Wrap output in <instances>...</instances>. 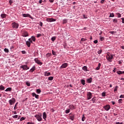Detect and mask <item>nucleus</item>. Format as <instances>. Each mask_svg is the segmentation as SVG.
Here are the masks:
<instances>
[{
  "label": "nucleus",
  "instance_id": "nucleus-26",
  "mask_svg": "<svg viewBox=\"0 0 124 124\" xmlns=\"http://www.w3.org/2000/svg\"><path fill=\"white\" fill-rule=\"evenodd\" d=\"M50 56H52V54L51 53H48L46 54V57L47 59H49Z\"/></svg>",
  "mask_w": 124,
  "mask_h": 124
},
{
  "label": "nucleus",
  "instance_id": "nucleus-62",
  "mask_svg": "<svg viewBox=\"0 0 124 124\" xmlns=\"http://www.w3.org/2000/svg\"><path fill=\"white\" fill-rule=\"evenodd\" d=\"M105 0H101L100 2L101 3H104V1H105Z\"/></svg>",
  "mask_w": 124,
  "mask_h": 124
},
{
  "label": "nucleus",
  "instance_id": "nucleus-15",
  "mask_svg": "<svg viewBox=\"0 0 124 124\" xmlns=\"http://www.w3.org/2000/svg\"><path fill=\"white\" fill-rule=\"evenodd\" d=\"M44 76H46V77L50 76L51 73L46 71L44 73Z\"/></svg>",
  "mask_w": 124,
  "mask_h": 124
},
{
  "label": "nucleus",
  "instance_id": "nucleus-7",
  "mask_svg": "<svg viewBox=\"0 0 124 124\" xmlns=\"http://www.w3.org/2000/svg\"><path fill=\"white\" fill-rule=\"evenodd\" d=\"M68 66V63H64L62 64V65L60 67V69H62L63 68H66Z\"/></svg>",
  "mask_w": 124,
  "mask_h": 124
},
{
  "label": "nucleus",
  "instance_id": "nucleus-1",
  "mask_svg": "<svg viewBox=\"0 0 124 124\" xmlns=\"http://www.w3.org/2000/svg\"><path fill=\"white\" fill-rule=\"evenodd\" d=\"M114 56H115V55L113 54L109 53L107 54L106 58L107 61H108V62H112V60L113 59H114Z\"/></svg>",
  "mask_w": 124,
  "mask_h": 124
},
{
  "label": "nucleus",
  "instance_id": "nucleus-47",
  "mask_svg": "<svg viewBox=\"0 0 124 124\" xmlns=\"http://www.w3.org/2000/svg\"><path fill=\"white\" fill-rule=\"evenodd\" d=\"M113 23H118V20H117V18H114L113 20Z\"/></svg>",
  "mask_w": 124,
  "mask_h": 124
},
{
  "label": "nucleus",
  "instance_id": "nucleus-18",
  "mask_svg": "<svg viewBox=\"0 0 124 124\" xmlns=\"http://www.w3.org/2000/svg\"><path fill=\"white\" fill-rule=\"evenodd\" d=\"M34 70H35V65L33 66V67L30 70L29 72H30L31 73H32Z\"/></svg>",
  "mask_w": 124,
  "mask_h": 124
},
{
  "label": "nucleus",
  "instance_id": "nucleus-19",
  "mask_svg": "<svg viewBox=\"0 0 124 124\" xmlns=\"http://www.w3.org/2000/svg\"><path fill=\"white\" fill-rule=\"evenodd\" d=\"M25 41L26 42V44L27 46L28 47H31V44H30V41H29V40L28 41Z\"/></svg>",
  "mask_w": 124,
  "mask_h": 124
},
{
  "label": "nucleus",
  "instance_id": "nucleus-45",
  "mask_svg": "<svg viewBox=\"0 0 124 124\" xmlns=\"http://www.w3.org/2000/svg\"><path fill=\"white\" fill-rule=\"evenodd\" d=\"M91 101H93V103L95 102V97H93Z\"/></svg>",
  "mask_w": 124,
  "mask_h": 124
},
{
  "label": "nucleus",
  "instance_id": "nucleus-58",
  "mask_svg": "<svg viewBox=\"0 0 124 124\" xmlns=\"http://www.w3.org/2000/svg\"><path fill=\"white\" fill-rule=\"evenodd\" d=\"M120 98H124V94H122L120 96Z\"/></svg>",
  "mask_w": 124,
  "mask_h": 124
},
{
  "label": "nucleus",
  "instance_id": "nucleus-48",
  "mask_svg": "<svg viewBox=\"0 0 124 124\" xmlns=\"http://www.w3.org/2000/svg\"><path fill=\"white\" fill-rule=\"evenodd\" d=\"M46 0H39V3L41 4L42 3V2H44V1H45Z\"/></svg>",
  "mask_w": 124,
  "mask_h": 124
},
{
  "label": "nucleus",
  "instance_id": "nucleus-33",
  "mask_svg": "<svg viewBox=\"0 0 124 124\" xmlns=\"http://www.w3.org/2000/svg\"><path fill=\"white\" fill-rule=\"evenodd\" d=\"M4 51L6 53H9V50L8 49V48H4Z\"/></svg>",
  "mask_w": 124,
  "mask_h": 124
},
{
  "label": "nucleus",
  "instance_id": "nucleus-8",
  "mask_svg": "<svg viewBox=\"0 0 124 124\" xmlns=\"http://www.w3.org/2000/svg\"><path fill=\"white\" fill-rule=\"evenodd\" d=\"M87 99L90 100L93 97V94L91 92H88L87 94Z\"/></svg>",
  "mask_w": 124,
  "mask_h": 124
},
{
  "label": "nucleus",
  "instance_id": "nucleus-54",
  "mask_svg": "<svg viewBox=\"0 0 124 124\" xmlns=\"http://www.w3.org/2000/svg\"><path fill=\"white\" fill-rule=\"evenodd\" d=\"M83 19H88V17H87V16L83 15Z\"/></svg>",
  "mask_w": 124,
  "mask_h": 124
},
{
  "label": "nucleus",
  "instance_id": "nucleus-2",
  "mask_svg": "<svg viewBox=\"0 0 124 124\" xmlns=\"http://www.w3.org/2000/svg\"><path fill=\"white\" fill-rule=\"evenodd\" d=\"M34 117L37 119L38 122H41V121H42V114H41V113L34 115Z\"/></svg>",
  "mask_w": 124,
  "mask_h": 124
},
{
  "label": "nucleus",
  "instance_id": "nucleus-30",
  "mask_svg": "<svg viewBox=\"0 0 124 124\" xmlns=\"http://www.w3.org/2000/svg\"><path fill=\"white\" fill-rule=\"evenodd\" d=\"M53 79H54V77H49L48 78V80H49V81H52Z\"/></svg>",
  "mask_w": 124,
  "mask_h": 124
},
{
  "label": "nucleus",
  "instance_id": "nucleus-46",
  "mask_svg": "<svg viewBox=\"0 0 124 124\" xmlns=\"http://www.w3.org/2000/svg\"><path fill=\"white\" fill-rule=\"evenodd\" d=\"M12 118H13V119H17V118H18V115H14L12 116Z\"/></svg>",
  "mask_w": 124,
  "mask_h": 124
},
{
  "label": "nucleus",
  "instance_id": "nucleus-28",
  "mask_svg": "<svg viewBox=\"0 0 124 124\" xmlns=\"http://www.w3.org/2000/svg\"><path fill=\"white\" fill-rule=\"evenodd\" d=\"M65 114H69L70 112V109L67 108L65 111Z\"/></svg>",
  "mask_w": 124,
  "mask_h": 124
},
{
  "label": "nucleus",
  "instance_id": "nucleus-52",
  "mask_svg": "<svg viewBox=\"0 0 124 124\" xmlns=\"http://www.w3.org/2000/svg\"><path fill=\"white\" fill-rule=\"evenodd\" d=\"M118 91V86H116L114 89V92H117Z\"/></svg>",
  "mask_w": 124,
  "mask_h": 124
},
{
  "label": "nucleus",
  "instance_id": "nucleus-63",
  "mask_svg": "<svg viewBox=\"0 0 124 124\" xmlns=\"http://www.w3.org/2000/svg\"><path fill=\"white\" fill-rule=\"evenodd\" d=\"M121 19H122V23H123V24H124V18L123 17V18H122Z\"/></svg>",
  "mask_w": 124,
  "mask_h": 124
},
{
  "label": "nucleus",
  "instance_id": "nucleus-60",
  "mask_svg": "<svg viewBox=\"0 0 124 124\" xmlns=\"http://www.w3.org/2000/svg\"><path fill=\"white\" fill-rule=\"evenodd\" d=\"M87 40L86 39H85L84 38H81V41H86Z\"/></svg>",
  "mask_w": 124,
  "mask_h": 124
},
{
  "label": "nucleus",
  "instance_id": "nucleus-24",
  "mask_svg": "<svg viewBox=\"0 0 124 124\" xmlns=\"http://www.w3.org/2000/svg\"><path fill=\"white\" fill-rule=\"evenodd\" d=\"M5 92H12V88L9 87L7 88L5 90Z\"/></svg>",
  "mask_w": 124,
  "mask_h": 124
},
{
  "label": "nucleus",
  "instance_id": "nucleus-14",
  "mask_svg": "<svg viewBox=\"0 0 124 124\" xmlns=\"http://www.w3.org/2000/svg\"><path fill=\"white\" fill-rule=\"evenodd\" d=\"M68 107L70 110H74L76 109L75 106L72 104L69 105Z\"/></svg>",
  "mask_w": 124,
  "mask_h": 124
},
{
  "label": "nucleus",
  "instance_id": "nucleus-6",
  "mask_svg": "<svg viewBox=\"0 0 124 124\" xmlns=\"http://www.w3.org/2000/svg\"><path fill=\"white\" fill-rule=\"evenodd\" d=\"M34 61L37 64H39V65H42V64H43V63H42V62H41L40 60L38 59V58H35Z\"/></svg>",
  "mask_w": 124,
  "mask_h": 124
},
{
  "label": "nucleus",
  "instance_id": "nucleus-42",
  "mask_svg": "<svg viewBox=\"0 0 124 124\" xmlns=\"http://www.w3.org/2000/svg\"><path fill=\"white\" fill-rule=\"evenodd\" d=\"M36 92L38 93H41V90L40 89H37Z\"/></svg>",
  "mask_w": 124,
  "mask_h": 124
},
{
  "label": "nucleus",
  "instance_id": "nucleus-5",
  "mask_svg": "<svg viewBox=\"0 0 124 124\" xmlns=\"http://www.w3.org/2000/svg\"><path fill=\"white\" fill-rule=\"evenodd\" d=\"M20 68H22L23 69V70H28L30 69V67H29L28 66V65H27L26 64L21 65L20 66Z\"/></svg>",
  "mask_w": 124,
  "mask_h": 124
},
{
  "label": "nucleus",
  "instance_id": "nucleus-59",
  "mask_svg": "<svg viewBox=\"0 0 124 124\" xmlns=\"http://www.w3.org/2000/svg\"><path fill=\"white\" fill-rule=\"evenodd\" d=\"M41 36V34H37V37L38 38Z\"/></svg>",
  "mask_w": 124,
  "mask_h": 124
},
{
  "label": "nucleus",
  "instance_id": "nucleus-16",
  "mask_svg": "<svg viewBox=\"0 0 124 124\" xmlns=\"http://www.w3.org/2000/svg\"><path fill=\"white\" fill-rule=\"evenodd\" d=\"M32 96L35 97L37 99H38V98H39V95L36 94L35 93H32Z\"/></svg>",
  "mask_w": 124,
  "mask_h": 124
},
{
  "label": "nucleus",
  "instance_id": "nucleus-29",
  "mask_svg": "<svg viewBox=\"0 0 124 124\" xmlns=\"http://www.w3.org/2000/svg\"><path fill=\"white\" fill-rule=\"evenodd\" d=\"M81 83L82 85H83V86H84V85L86 84L84 79H81Z\"/></svg>",
  "mask_w": 124,
  "mask_h": 124
},
{
  "label": "nucleus",
  "instance_id": "nucleus-37",
  "mask_svg": "<svg viewBox=\"0 0 124 124\" xmlns=\"http://www.w3.org/2000/svg\"><path fill=\"white\" fill-rule=\"evenodd\" d=\"M82 122H85V120H86V117L83 115L82 119H81Z\"/></svg>",
  "mask_w": 124,
  "mask_h": 124
},
{
  "label": "nucleus",
  "instance_id": "nucleus-31",
  "mask_svg": "<svg viewBox=\"0 0 124 124\" xmlns=\"http://www.w3.org/2000/svg\"><path fill=\"white\" fill-rule=\"evenodd\" d=\"M116 15H117L118 18H121V17H122V15H121L120 13H117Z\"/></svg>",
  "mask_w": 124,
  "mask_h": 124
},
{
  "label": "nucleus",
  "instance_id": "nucleus-50",
  "mask_svg": "<svg viewBox=\"0 0 124 124\" xmlns=\"http://www.w3.org/2000/svg\"><path fill=\"white\" fill-rule=\"evenodd\" d=\"M28 40H29V41L30 44H31V43H32V41L31 40V38H29V39H28Z\"/></svg>",
  "mask_w": 124,
  "mask_h": 124
},
{
  "label": "nucleus",
  "instance_id": "nucleus-10",
  "mask_svg": "<svg viewBox=\"0 0 124 124\" xmlns=\"http://www.w3.org/2000/svg\"><path fill=\"white\" fill-rule=\"evenodd\" d=\"M110 108H111V107L109 105H107L104 107V109H105L106 111H109Z\"/></svg>",
  "mask_w": 124,
  "mask_h": 124
},
{
  "label": "nucleus",
  "instance_id": "nucleus-27",
  "mask_svg": "<svg viewBox=\"0 0 124 124\" xmlns=\"http://www.w3.org/2000/svg\"><path fill=\"white\" fill-rule=\"evenodd\" d=\"M30 38H31V40H32V42L33 41L34 42H35V40H36V39H35V37L32 36Z\"/></svg>",
  "mask_w": 124,
  "mask_h": 124
},
{
  "label": "nucleus",
  "instance_id": "nucleus-57",
  "mask_svg": "<svg viewBox=\"0 0 124 124\" xmlns=\"http://www.w3.org/2000/svg\"><path fill=\"white\" fill-rule=\"evenodd\" d=\"M17 104H18V102L16 104V105L14 107V110H16V107L17 106Z\"/></svg>",
  "mask_w": 124,
  "mask_h": 124
},
{
  "label": "nucleus",
  "instance_id": "nucleus-3",
  "mask_svg": "<svg viewBox=\"0 0 124 124\" xmlns=\"http://www.w3.org/2000/svg\"><path fill=\"white\" fill-rule=\"evenodd\" d=\"M22 33V35L23 37H28L29 36V33L28 31L23 30L21 32Z\"/></svg>",
  "mask_w": 124,
  "mask_h": 124
},
{
  "label": "nucleus",
  "instance_id": "nucleus-36",
  "mask_svg": "<svg viewBox=\"0 0 124 124\" xmlns=\"http://www.w3.org/2000/svg\"><path fill=\"white\" fill-rule=\"evenodd\" d=\"M56 36H53L51 38V40L53 41V42H54V41H55V40H56Z\"/></svg>",
  "mask_w": 124,
  "mask_h": 124
},
{
  "label": "nucleus",
  "instance_id": "nucleus-39",
  "mask_svg": "<svg viewBox=\"0 0 124 124\" xmlns=\"http://www.w3.org/2000/svg\"><path fill=\"white\" fill-rule=\"evenodd\" d=\"M109 17H111L113 18V17H115V15H114V13H110L109 15Z\"/></svg>",
  "mask_w": 124,
  "mask_h": 124
},
{
  "label": "nucleus",
  "instance_id": "nucleus-41",
  "mask_svg": "<svg viewBox=\"0 0 124 124\" xmlns=\"http://www.w3.org/2000/svg\"><path fill=\"white\" fill-rule=\"evenodd\" d=\"M100 41H103L104 40V37L100 36Z\"/></svg>",
  "mask_w": 124,
  "mask_h": 124
},
{
  "label": "nucleus",
  "instance_id": "nucleus-56",
  "mask_svg": "<svg viewBox=\"0 0 124 124\" xmlns=\"http://www.w3.org/2000/svg\"><path fill=\"white\" fill-rule=\"evenodd\" d=\"M10 5H11V4H12V3H13V1L12 0H10L9 1Z\"/></svg>",
  "mask_w": 124,
  "mask_h": 124
},
{
  "label": "nucleus",
  "instance_id": "nucleus-20",
  "mask_svg": "<svg viewBox=\"0 0 124 124\" xmlns=\"http://www.w3.org/2000/svg\"><path fill=\"white\" fill-rule=\"evenodd\" d=\"M43 118L45 121H46V118H47V114H46V112H43Z\"/></svg>",
  "mask_w": 124,
  "mask_h": 124
},
{
  "label": "nucleus",
  "instance_id": "nucleus-22",
  "mask_svg": "<svg viewBox=\"0 0 124 124\" xmlns=\"http://www.w3.org/2000/svg\"><path fill=\"white\" fill-rule=\"evenodd\" d=\"M100 66H101V64L99 63L98 66L95 68V70H99L100 69Z\"/></svg>",
  "mask_w": 124,
  "mask_h": 124
},
{
  "label": "nucleus",
  "instance_id": "nucleus-61",
  "mask_svg": "<svg viewBox=\"0 0 124 124\" xmlns=\"http://www.w3.org/2000/svg\"><path fill=\"white\" fill-rule=\"evenodd\" d=\"M39 26H40V27H42L43 26V23L42 22H40Z\"/></svg>",
  "mask_w": 124,
  "mask_h": 124
},
{
  "label": "nucleus",
  "instance_id": "nucleus-4",
  "mask_svg": "<svg viewBox=\"0 0 124 124\" xmlns=\"http://www.w3.org/2000/svg\"><path fill=\"white\" fill-rule=\"evenodd\" d=\"M12 27L13 29H18L19 28V24L16 23V22H13L12 23Z\"/></svg>",
  "mask_w": 124,
  "mask_h": 124
},
{
  "label": "nucleus",
  "instance_id": "nucleus-40",
  "mask_svg": "<svg viewBox=\"0 0 124 124\" xmlns=\"http://www.w3.org/2000/svg\"><path fill=\"white\" fill-rule=\"evenodd\" d=\"M26 84L28 87H30L31 86V83H30V82L29 81H27Z\"/></svg>",
  "mask_w": 124,
  "mask_h": 124
},
{
  "label": "nucleus",
  "instance_id": "nucleus-64",
  "mask_svg": "<svg viewBox=\"0 0 124 124\" xmlns=\"http://www.w3.org/2000/svg\"><path fill=\"white\" fill-rule=\"evenodd\" d=\"M111 103H112V105H114V104H115V102H114V101H112L111 102Z\"/></svg>",
  "mask_w": 124,
  "mask_h": 124
},
{
  "label": "nucleus",
  "instance_id": "nucleus-55",
  "mask_svg": "<svg viewBox=\"0 0 124 124\" xmlns=\"http://www.w3.org/2000/svg\"><path fill=\"white\" fill-rule=\"evenodd\" d=\"M21 53H22V54H24V55H25V54L26 53V51H25V50H22V51H21Z\"/></svg>",
  "mask_w": 124,
  "mask_h": 124
},
{
  "label": "nucleus",
  "instance_id": "nucleus-34",
  "mask_svg": "<svg viewBox=\"0 0 124 124\" xmlns=\"http://www.w3.org/2000/svg\"><path fill=\"white\" fill-rule=\"evenodd\" d=\"M52 53L53 56H57V53H56V52H55V51H54V50H52Z\"/></svg>",
  "mask_w": 124,
  "mask_h": 124
},
{
  "label": "nucleus",
  "instance_id": "nucleus-53",
  "mask_svg": "<svg viewBox=\"0 0 124 124\" xmlns=\"http://www.w3.org/2000/svg\"><path fill=\"white\" fill-rule=\"evenodd\" d=\"M101 53H102V50H99V51H98V54L99 55H100V54H101Z\"/></svg>",
  "mask_w": 124,
  "mask_h": 124
},
{
  "label": "nucleus",
  "instance_id": "nucleus-21",
  "mask_svg": "<svg viewBox=\"0 0 124 124\" xmlns=\"http://www.w3.org/2000/svg\"><path fill=\"white\" fill-rule=\"evenodd\" d=\"M6 16L7 15L5 14H2L0 15V17L1 18H2V19H4V18H6Z\"/></svg>",
  "mask_w": 124,
  "mask_h": 124
},
{
  "label": "nucleus",
  "instance_id": "nucleus-38",
  "mask_svg": "<svg viewBox=\"0 0 124 124\" xmlns=\"http://www.w3.org/2000/svg\"><path fill=\"white\" fill-rule=\"evenodd\" d=\"M118 103H120V104L123 103V99H120L118 100Z\"/></svg>",
  "mask_w": 124,
  "mask_h": 124
},
{
  "label": "nucleus",
  "instance_id": "nucleus-44",
  "mask_svg": "<svg viewBox=\"0 0 124 124\" xmlns=\"http://www.w3.org/2000/svg\"><path fill=\"white\" fill-rule=\"evenodd\" d=\"M26 120V118H25V117H21V118H20V122H22V121H24V120Z\"/></svg>",
  "mask_w": 124,
  "mask_h": 124
},
{
  "label": "nucleus",
  "instance_id": "nucleus-23",
  "mask_svg": "<svg viewBox=\"0 0 124 124\" xmlns=\"http://www.w3.org/2000/svg\"><path fill=\"white\" fill-rule=\"evenodd\" d=\"M93 81V78H88L87 79V83H92V81Z\"/></svg>",
  "mask_w": 124,
  "mask_h": 124
},
{
  "label": "nucleus",
  "instance_id": "nucleus-11",
  "mask_svg": "<svg viewBox=\"0 0 124 124\" xmlns=\"http://www.w3.org/2000/svg\"><path fill=\"white\" fill-rule=\"evenodd\" d=\"M22 16L23 17H29V18H30V19H32V17H31V15L29 14H23Z\"/></svg>",
  "mask_w": 124,
  "mask_h": 124
},
{
  "label": "nucleus",
  "instance_id": "nucleus-51",
  "mask_svg": "<svg viewBox=\"0 0 124 124\" xmlns=\"http://www.w3.org/2000/svg\"><path fill=\"white\" fill-rule=\"evenodd\" d=\"M98 42V41H97V40H95L93 41V43H94V44H97Z\"/></svg>",
  "mask_w": 124,
  "mask_h": 124
},
{
  "label": "nucleus",
  "instance_id": "nucleus-12",
  "mask_svg": "<svg viewBox=\"0 0 124 124\" xmlns=\"http://www.w3.org/2000/svg\"><path fill=\"white\" fill-rule=\"evenodd\" d=\"M46 22H49V23H51L52 22H56V19L54 18H46Z\"/></svg>",
  "mask_w": 124,
  "mask_h": 124
},
{
  "label": "nucleus",
  "instance_id": "nucleus-13",
  "mask_svg": "<svg viewBox=\"0 0 124 124\" xmlns=\"http://www.w3.org/2000/svg\"><path fill=\"white\" fill-rule=\"evenodd\" d=\"M15 101L16 100L15 98H12L9 101V103H10V105H13V104H14V103H15Z\"/></svg>",
  "mask_w": 124,
  "mask_h": 124
},
{
  "label": "nucleus",
  "instance_id": "nucleus-43",
  "mask_svg": "<svg viewBox=\"0 0 124 124\" xmlns=\"http://www.w3.org/2000/svg\"><path fill=\"white\" fill-rule=\"evenodd\" d=\"M106 95V93L105 92H104L102 93V96L104 97Z\"/></svg>",
  "mask_w": 124,
  "mask_h": 124
},
{
  "label": "nucleus",
  "instance_id": "nucleus-25",
  "mask_svg": "<svg viewBox=\"0 0 124 124\" xmlns=\"http://www.w3.org/2000/svg\"><path fill=\"white\" fill-rule=\"evenodd\" d=\"M5 89V87L3 86L2 85H0V91H4Z\"/></svg>",
  "mask_w": 124,
  "mask_h": 124
},
{
  "label": "nucleus",
  "instance_id": "nucleus-17",
  "mask_svg": "<svg viewBox=\"0 0 124 124\" xmlns=\"http://www.w3.org/2000/svg\"><path fill=\"white\" fill-rule=\"evenodd\" d=\"M82 70L85 71V72H87V71H89L88 70V67L87 66H84L82 67Z\"/></svg>",
  "mask_w": 124,
  "mask_h": 124
},
{
  "label": "nucleus",
  "instance_id": "nucleus-35",
  "mask_svg": "<svg viewBox=\"0 0 124 124\" xmlns=\"http://www.w3.org/2000/svg\"><path fill=\"white\" fill-rule=\"evenodd\" d=\"M67 21L68 20L66 19H64L63 20V24H66V23H67Z\"/></svg>",
  "mask_w": 124,
  "mask_h": 124
},
{
  "label": "nucleus",
  "instance_id": "nucleus-32",
  "mask_svg": "<svg viewBox=\"0 0 124 124\" xmlns=\"http://www.w3.org/2000/svg\"><path fill=\"white\" fill-rule=\"evenodd\" d=\"M116 72L117 74H118V75H121V74H123L122 71H117Z\"/></svg>",
  "mask_w": 124,
  "mask_h": 124
},
{
  "label": "nucleus",
  "instance_id": "nucleus-9",
  "mask_svg": "<svg viewBox=\"0 0 124 124\" xmlns=\"http://www.w3.org/2000/svg\"><path fill=\"white\" fill-rule=\"evenodd\" d=\"M69 119L70 120H71V121H74V119H75V114L70 113Z\"/></svg>",
  "mask_w": 124,
  "mask_h": 124
},
{
  "label": "nucleus",
  "instance_id": "nucleus-49",
  "mask_svg": "<svg viewBox=\"0 0 124 124\" xmlns=\"http://www.w3.org/2000/svg\"><path fill=\"white\" fill-rule=\"evenodd\" d=\"M109 33H111V34H114V33H116V32L114 31H110L109 32Z\"/></svg>",
  "mask_w": 124,
  "mask_h": 124
}]
</instances>
